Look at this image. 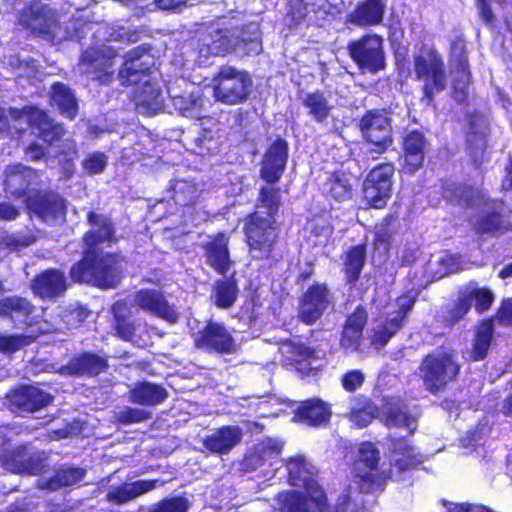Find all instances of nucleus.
Listing matches in <instances>:
<instances>
[{
  "label": "nucleus",
  "instance_id": "obj_47",
  "mask_svg": "<svg viewBox=\"0 0 512 512\" xmlns=\"http://www.w3.org/2000/svg\"><path fill=\"white\" fill-rule=\"evenodd\" d=\"M461 263V259L458 255L443 251L435 257L434 261H430L429 269L433 277L440 279L450 273L461 270Z\"/></svg>",
  "mask_w": 512,
  "mask_h": 512
},
{
  "label": "nucleus",
  "instance_id": "obj_8",
  "mask_svg": "<svg viewBox=\"0 0 512 512\" xmlns=\"http://www.w3.org/2000/svg\"><path fill=\"white\" fill-rule=\"evenodd\" d=\"M8 113L9 115H6L0 107V135L7 133L14 136L31 127L33 134L53 145L56 141H60L64 134L61 125L54 123L44 111L36 107L11 109Z\"/></svg>",
  "mask_w": 512,
  "mask_h": 512
},
{
  "label": "nucleus",
  "instance_id": "obj_13",
  "mask_svg": "<svg viewBox=\"0 0 512 512\" xmlns=\"http://www.w3.org/2000/svg\"><path fill=\"white\" fill-rule=\"evenodd\" d=\"M414 72L418 80L424 83V97L427 103L433 100L435 92L446 87V75L443 60L435 49L422 46L414 55Z\"/></svg>",
  "mask_w": 512,
  "mask_h": 512
},
{
  "label": "nucleus",
  "instance_id": "obj_22",
  "mask_svg": "<svg viewBox=\"0 0 512 512\" xmlns=\"http://www.w3.org/2000/svg\"><path fill=\"white\" fill-rule=\"evenodd\" d=\"M332 304V296L326 286L310 287L301 300L299 317L306 324L315 323Z\"/></svg>",
  "mask_w": 512,
  "mask_h": 512
},
{
  "label": "nucleus",
  "instance_id": "obj_14",
  "mask_svg": "<svg viewBox=\"0 0 512 512\" xmlns=\"http://www.w3.org/2000/svg\"><path fill=\"white\" fill-rule=\"evenodd\" d=\"M0 464L12 473L38 474L43 469V453L27 446L12 448L0 436Z\"/></svg>",
  "mask_w": 512,
  "mask_h": 512
},
{
  "label": "nucleus",
  "instance_id": "obj_49",
  "mask_svg": "<svg viewBox=\"0 0 512 512\" xmlns=\"http://www.w3.org/2000/svg\"><path fill=\"white\" fill-rule=\"evenodd\" d=\"M366 250L365 246L358 245L351 248L345 257V273L349 283H354L364 266Z\"/></svg>",
  "mask_w": 512,
  "mask_h": 512
},
{
  "label": "nucleus",
  "instance_id": "obj_37",
  "mask_svg": "<svg viewBox=\"0 0 512 512\" xmlns=\"http://www.w3.org/2000/svg\"><path fill=\"white\" fill-rule=\"evenodd\" d=\"M424 137L419 132L409 133L404 140L405 170L414 173L419 169L424 160Z\"/></svg>",
  "mask_w": 512,
  "mask_h": 512
},
{
  "label": "nucleus",
  "instance_id": "obj_52",
  "mask_svg": "<svg viewBox=\"0 0 512 512\" xmlns=\"http://www.w3.org/2000/svg\"><path fill=\"white\" fill-rule=\"evenodd\" d=\"M306 22L312 23V19L305 0H290L284 17L285 25L293 28Z\"/></svg>",
  "mask_w": 512,
  "mask_h": 512
},
{
  "label": "nucleus",
  "instance_id": "obj_23",
  "mask_svg": "<svg viewBox=\"0 0 512 512\" xmlns=\"http://www.w3.org/2000/svg\"><path fill=\"white\" fill-rule=\"evenodd\" d=\"M38 175L26 166L15 164L8 166L5 171L6 191L15 197L32 196L36 192Z\"/></svg>",
  "mask_w": 512,
  "mask_h": 512
},
{
  "label": "nucleus",
  "instance_id": "obj_17",
  "mask_svg": "<svg viewBox=\"0 0 512 512\" xmlns=\"http://www.w3.org/2000/svg\"><path fill=\"white\" fill-rule=\"evenodd\" d=\"M394 167L389 164H381L373 168L363 183L364 199L368 205L374 208H382L391 196L392 176Z\"/></svg>",
  "mask_w": 512,
  "mask_h": 512
},
{
  "label": "nucleus",
  "instance_id": "obj_33",
  "mask_svg": "<svg viewBox=\"0 0 512 512\" xmlns=\"http://www.w3.org/2000/svg\"><path fill=\"white\" fill-rule=\"evenodd\" d=\"M67 288L66 277L59 270H47L38 275L33 283L32 290L42 298H52L65 292Z\"/></svg>",
  "mask_w": 512,
  "mask_h": 512
},
{
  "label": "nucleus",
  "instance_id": "obj_15",
  "mask_svg": "<svg viewBox=\"0 0 512 512\" xmlns=\"http://www.w3.org/2000/svg\"><path fill=\"white\" fill-rule=\"evenodd\" d=\"M383 44V37L367 34L348 45L349 54L360 69L376 73L385 67Z\"/></svg>",
  "mask_w": 512,
  "mask_h": 512
},
{
  "label": "nucleus",
  "instance_id": "obj_35",
  "mask_svg": "<svg viewBox=\"0 0 512 512\" xmlns=\"http://www.w3.org/2000/svg\"><path fill=\"white\" fill-rule=\"evenodd\" d=\"M206 257L209 265L218 273L225 274L230 268L231 261L228 251V239L219 234L207 243Z\"/></svg>",
  "mask_w": 512,
  "mask_h": 512
},
{
  "label": "nucleus",
  "instance_id": "obj_31",
  "mask_svg": "<svg viewBox=\"0 0 512 512\" xmlns=\"http://www.w3.org/2000/svg\"><path fill=\"white\" fill-rule=\"evenodd\" d=\"M242 436L238 426H223L205 438L204 446L213 453L226 454L240 443Z\"/></svg>",
  "mask_w": 512,
  "mask_h": 512
},
{
  "label": "nucleus",
  "instance_id": "obj_20",
  "mask_svg": "<svg viewBox=\"0 0 512 512\" xmlns=\"http://www.w3.org/2000/svg\"><path fill=\"white\" fill-rule=\"evenodd\" d=\"M361 130L377 152L386 150L392 143L391 123L385 111L368 112L361 120Z\"/></svg>",
  "mask_w": 512,
  "mask_h": 512
},
{
  "label": "nucleus",
  "instance_id": "obj_16",
  "mask_svg": "<svg viewBox=\"0 0 512 512\" xmlns=\"http://www.w3.org/2000/svg\"><path fill=\"white\" fill-rule=\"evenodd\" d=\"M288 481L292 486L303 487L318 509H321L323 490L314 479V467L304 455L296 454L285 460Z\"/></svg>",
  "mask_w": 512,
  "mask_h": 512
},
{
  "label": "nucleus",
  "instance_id": "obj_21",
  "mask_svg": "<svg viewBox=\"0 0 512 512\" xmlns=\"http://www.w3.org/2000/svg\"><path fill=\"white\" fill-rule=\"evenodd\" d=\"M25 202L29 213L45 223L54 224L64 219L65 203L57 194L36 193Z\"/></svg>",
  "mask_w": 512,
  "mask_h": 512
},
{
  "label": "nucleus",
  "instance_id": "obj_3",
  "mask_svg": "<svg viewBox=\"0 0 512 512\" xmlns=\"http://www.w3.org/2000/svg\"><path fill=\"white\" fill-rule=\"evenodd\" d=\"M152 57L144 47L129 51L124 58L119 77L123 85H136L134 100L140 113L155 114L162 110L164 97L153 72Z\"/></svg>",
  "mask_w": 512,
  "mask_h": 512
},
{
  "label": "nucleus",
  "instance_id": "obj_28",
  "mask_svg": "<svg viewBox=\"0 0 512 512\" xmlns=\"http://www.w3.org/2000/svg\"><path fill=\"white\" fill-rule=\"evenodd\" d=\"M163 484L164 481L160 479L124 482L119 485L111 486L106 494V499L113 504H125Z\"/></svg>",
  "mask_w": 512,
  "mask_h": 512
},
{
  "label": "nucleus",
  "instance_id": "obj_45",
  "mask_svg": "<svg viewBox=\"0 0 512 512\" xmlns=\"http://www.w3.org/2000/svg\"><path fill=\"white\" fill-rule=\"evenodd\" d=\"M493 329L494 325L492 320L483 321L478 326L470 354L472 360L478 361L486 357L492 340Z\"/></svg>",
  "mask_w": 512,
  "mask_h": 512
},
{
  "label": "nucleus",
  "instance_id": "obj_41",
  "mask_svg": "<svg viewBox=\"0 0 512 512\" xmlns=\"http://www.w3.org/2000/svg\"><path fill=\"white\" fill-rule=\"evenodd\" d=\"M297 416L310 425L327 423L331 416L329 406L319 399L305 401L298 409Z\"/></svg>",
  "mask_w": 512,
  "mask_h": 512
},
{
  "label": "nucleus",
  "instance_id": "obj_51",
  "mask_svg": "<svg viewBox=\"0 0 512 512\" xmlns=\"http://www.w3.org/2000/svg\"><path fill=\"white\" fill-rule=\"evenodd\" d=\"M173 192L172 198L175 203L183 206L193 204L199 197L200 190L198 186L188 180H177L171 185Z\"/></svg>",
  "mask_w": 512,
  "mask_h": 512
},
{
  "label": "nucleus",
  "instance_id": "obj_6",
  "mask_svg": "<svg viewBox=\"0 0 512 512\" xmlns=\"http://www.w3.org/2000/svg\"><path fill=\"white\" fill-rule=\"evenodd\" d=\"M443 196L452 204L480 208V214L473 220V225L478 232L502 233L508 229L509 224L505 223L500 215L503 210V204L487 199L481 191L471 187L451 184L444 188Z\"/></svg>",
  "mask_w": 512,
  "mask_h": 512
},
{
  "label": "nucleus",
  "instance_id": "obj_57",
  "mask_svg": "<svg viewBox=\"0 0 512 512\" xmlns=\"http://www.w3.org/2000/svg\"><path fill=\"white\" fill-rule=\"evenodd\" d=\"M35 233L27 229L23 232L8 234L3 238V244L11 250H20L36 241Z\"/></svg>",
  "mask_w": 512,
  "mask_h": 512
},
{
  "label": "nucleus",
  "instance_id": "obj_29",
  "mask_svg": "<svg viewBox=\"0 0 512 512\" xmlns=\"http://www.w3.org/2000/svg\"><path fill=\"white\" fill-rule=\"evenodd\" d=\"M288 157L287 143L277 139L267 150L261 169V175L268 183H276L285 168Z\"/></svg>",
  "mask_w": 512,
  "mask_h": 512
},
{
  "label": "nucleus",
  "instance_id": "obj_62",
  "mask_svg": "<svg viewBox=\"0 0 512 512\" xmlns=\"http://www.w3.org/2000/svg\"><path fill=\"white\" fill-rule=\"evenodd\" d=\"M364 374L360 370H351L342 376L341 383L346 391L352 392L361 387Z\"/></svg>",
  "mask_w": 512,
  "mask_h": 512
},
{
  "label": "nucleus",
  "instance_id": "obj_1",
  "mask_svg": "<svg viewBox=\"0 0 512 512\" xmlns=\"http://www.w3.org/2000/svg\"><path fill=\"white\" fill-rule=\"evenodd\" d=\"M379 460V451L374 444H360L352 474L354 482L363 492L382 487L388 479L403 480L402 474L422 463L423 456L416 452L405 438H400L392 440L391 469L388 472L379 466Z\"/></svg>",
  "mask_w": 512,
  "mask_h": 512
},
{
  "label": "nucleus",
  "instance_id": "obj_42",
  "mask_svg": "<svg viewBox=\"0 0 512 512\" xmlns=\"http://www.w3.org/2000/svg\"><path fill=\"white\" fill-rule=\"evenodd\" d=\"M50 99L52 106H56L65 117L73 119L76 116L78 105L74 94L66 85L54 84L51 88Z\"/></svg>",
  "mask_w": 512,
  "mask_h": 512
},
{
  "label": "nucleus",
  "instance_id": "obj_2",
  "mask_svg": "<svg viewBox=\"0 0 512 512\" xmlns=\"http://www.w3.org/2000/svg\"><path fill=\"white\" fill-rule=\"evenodd\" d=\"M89 222L92 230L84 237L87 246L85 257L71 268L74 281L88 283L101 288H113L119 282L121 261L118 256L106 254L95 256L93 247L98 243L114 240V229L108 218L91 212Z\"/></svg>",
  "mask_w": 512,
  "mask_h": 512
},
{
  "label": "nucleus",
  "instance_id": "obj_64",
  "mask_svg": "<svg viewBox=\"0 0 512 512\" xmlns=\"http://www.w3.org/2000/svg\"><path fill=\"white\" fill-rule=\"evenodd\" d=\"M149 417V413L139 408H127L120 414V420L124 423H137Z\"/></svg>",
  "mask_w": 512,
  "mask_h": 512
},
{
  "label": "nucleus",
  "instance_id": "obj_60",
  "mask_svg": "<svg viewBox=\"0 0 512 512\" xmlns=\"http://www.w3.org/2000/svg\"><path fill=\"white\" fill-rule=\"evenodd\" d=\"M466 294H468V293L464 286L459 290L455 305L450 311V320L451 321H453V322L459 321L470 310V308L472 306V302L470 300L469 295H466Z\"/></svg>",
  "mask_w": 512,
  "mask_h": 512
},
{
  "label": "nucleus",
  "instance_id": "obj_34",
  "mask_svg": "<svg viewBox=\"0 0 512 512\" xmlns=\"http://www.w3.org/2000/svg\"><path fill=\"white\" fill-rule=\"evenodd\" d=\"M32 309L31 304L24 298L6 297L0 300V316L10 317L16 327L33 324Z\"/></svg>",
  "mask_w": 512,
  "mask_h": 512
},
{
  "label": "nucleus",
  "instance_id": "obj_61",
  "mask_svg": "<svg viewBox=\"0 0 512 512\" xmlns=\"http://www.w3.org/2000/svg\"><path fill=\"white\" fill-rule=\"evenodd\" d=\"M188 502L183 497L165 499L154 505L149 512H186Z\"/></svg>",
  "mask_w": 512,
  "mask_h": 512
},
{
  "label": "nucleus",
  "instance_id": "obj_46",
  "mask_svg": "<svg viewBox=\"0 0 512 512\" xmlns=\"http://www.w3.org/2000/svg\"><path fill=\"white\" fill-rule=\"evenodd\" d=\"M105 367L106 362L103 358L94 354H83L73 359L67 369L72 374L96 375Z\"/></svg>",
  "mask_w": 512,
  "mask_h": 512
},
{
  "label": "nucleus",
  "instance_id": "obj_39",
  "mask_svg": "<svg viewBox=\"0 0 512 512\" xmlns=\"http://www.w3.org/2000/svg\"><path fill=\"white\" fill-rule=\"evenodd\" d=\"M302 103L309 115L318 123L325 122L334 108L329 95L318 91L306 94Z\"/></svg>",
  "mask_w": 512,
  "mask_h": 512
},
{
  "label": "nucleus",
  "instance_id": "obj_10",
  "mask_svg": "<svg viewBox=\"0 0 512 512\" xmlns=\"http://www.w3.org/2000/svg\"><path fill=\"white\" fill-rule=\"evenodd\" d=\"M459 370L456 354L448 348H440L429 354L420 367L424 384L432 393L442 390L453 381Z\"/></svg>",
  "mask_w": 512,
  "mask_h": 512
},
{
  "label": "nucleus",
  "instance_id": "obj_32",
  "mask_svg": "<svg viewBox=\"0 0 512 512\" xmlns=\"http://www.w3.org/2000/svg\"><path fill=\"white\" fill-rule=\"evenodd\" d=\"M321 509H318L312 498L305 492L288 491L280 493L276 498V506L281 512H324L326 498L321 500Z\"/></svg>",
  "mask_w": 512,
  "mask_h": 512
},
{
  "label": "nucleus",
  "instance_id": "obj_55",
  "mask_svg": "<svg viewBox=\"0 0 512 512\" xmlns=\"http://www.w3.org/2000/svg\"><path fill=\"white\" fill-rule=\"evenodd\" d=\"M467 295L470 300L474 303L475 309L478 312H483L490 308L494 301V295L492 291L486 287H479L477 283L470 282L465 286Z\"/></svg>",
  "mask_w": 512,
  "mask_h": 512
},
{
  "label": "nucleus",
  "instance_id": "obj_54",
  "mask_svg": "<svg viewBox=\"0 0 512 512\" xmlns=\"http://www.w3.org/2000/svg\"><path fill=\"white\" fill-rule=\"evenodd\" d=\"M237 298V286L232 280L218 281L214 288L215 305L220 308H229Z\"/></svg>",
  "mask_w": 512,
  "mask_h": 512
},
{
  "label": "nucleus",
  "instance_id": "obj_7",
  "mask_svg": "<svg viewBox=\"0 0 512 512\" xmlns=\"http://www.w3.org/2000/svg\"><path fill=\"white\" fill-rule=\"evenodd\" d=\"M23 9L18 18L19 24L44 39L58 44L72 38H82L84 31L76 27L77 21L73 22V29L62 27L56 18L52 8L38 2L25 1Z\"/></svg>",
  "mask_w": 512,
  "mask_h": 512
},
{
  "label": "nucleus",
  "instance_id": "obj_24",
  "mask_svg": "<svg viewBox=\"0 0 512 512\" xmlns=\"http://www.w3.org/2000/svg\"><path fill=\"white\" fill-rule=\"evenodd\" d=\"M8 401L19 413H32L49 405L52 397L36 386H22L8 395Z\"/></svg>",
  "mask_w": 512,
  "mask_h": 512
},
{
  "label": "nucleus",
  "instance_id": "obj_56",
  "mask_svg": "<svg viewBox=\"0 0 512 512\" xmlns=\"http://www.w3.org/2000/svg\"><path fill=\"white\" fill-rule=\"evenodd\" d=\"M32 335H4L0 334V352L12 354L32 343Z\"/></svg>",
  "mask_w": 512,
  "mask_h": 512
},
{
  "label": "nucleus",
  "instance_id": "obj_44",
  "mask_svg": "<svg viewBox=\"0 0 512 512\" xmlns=\"http://www.w3.org/2000/svg\"><path fill=\"white\" fill-rule=\"evenodd\" d=\"M279 352L286 366H293L314 358V350L293 340H285L280 343Z\"/></svg>",
  "mask_w": 512,
  "mask_h": 512
},
{
  "label": "nucleus",
  "instance_id": "obj_59",
  "mask_svg": "<svg viewBox=\"0 0 512 512\" xmlns=\"http://www.w3.org/2000/svg\"><path fill=\"white\" fill-rule=\"evenodd\" d=\"M107 156L102 152H93L86 156L82 162V167L88 174H99L107 166Z\"/></svg>",
  "mask_w": 512,
  "mask_h": 512
},
{
  "label": "nucleus",
  "instance_id": "obj_50",
  "mask_svg": "<svg viewBox=\"0 0 512 512\" xmlns=\"http://www.w3.org/2000/svg\"><path fill=\"white\" fill-rule=\"evenodd\" d=\"M282 450V444L273 439H267L266 441H263L261 444L258 445V448L256 450V454H249L245 458V465L247 467L257 468L260 466L261 461H266L269 459H272L273 456H277L281 453Z\"/></svg>",
  "mask_w": 512,
  "mask_h": 512
},
{
  "label": "nucleus",
  "instance_id": "obj_27",
  "mask_svg": "<svg viewBox=\"0 0 512 512\" xmlns=\"http://www.w3.org/2000/svg\"><path fill=\"white\" fill-rule=\"evenodd\" d=\"M465 40L461 36H457L451 44L452 63L457 70V77L454 78V98L458 102H463L468 96L467 88L470 80V72L466 59Z\"/></svg>",
  "mask_w": 512,
  "mask_h": 512
},
{
  "label": "nucleus",
  "instance_id": "obj_58",
  "mask_svg": "<svg viewBox=\"0 0 512 512\" xmlns=\"http://www.w3.org/2000/svg\"><path fill=\"white\" fill-rule=\"evenodd\" d=\"M60 154L63 155V171L66 177H70L74 171L73 159L77 154L76 143L72 139H65L60 145Z\"/></svg>",
  "mask_w": 512,
  "mask_h": 512
},
{
  "label": "nucleus",
  "instance_id": "obj_26",
  "mask_svg": "<svg viewBox=\"0 0 512 512\" xmlns=\"http://www.w3.org/2000/svg\"><path fill=\"white\" fill-rule=\"evenodd\" d=\"M196 346L206 351L232 353L235 342L228 330L219 323L210 322L196 339Z\"/></svg>",
  "mask_w": 512,
  "mask_h": 512
},
{
  "label": "nucleus",
  "instance_id": "obj_63",
  "mask_svg": "<svg viewBox=\"0 0 512 512\" xmlns=\"http://www.w3.org/2000/svg\"><path fill=\"white\" fill-rule=\"evenodd\" d=\"M447 512H495L487 506L468 503H444Z\"/></svg>",
  "mask_w": 512,
  "mask_h": 512
},
{
  "label": "nucleus",
  "instance_id": "obj_12",
  "mask_svg": "<svg viewBox=\"0 0 512 512\" xmlns=\"http://www.w3.org/2000/svg\"><path fill=\"white\" fill-rule=\"evenodd\" d=\"M416 298L417 293L410 290L384 307L383 314L372 323L373 344L384 346L389 341L400 329L404 318L414 306Z\"/></svg>",
  "mask_w": 512,
  "mask_h": 512
},
{
  "label": "nucleus",
  "instance_id": "obj_11",
  "mask_svg": "<svg viewBox=\"0 0 512 512\" xmlns=\"http://www.w3.org/2000/svg\"><path fill=\"white\" fill-rule=\"evenodd\" d=\"M253 82L250 75L233 66H222L213 78V95L225 105H237L247 100Z\"/></svg>",
  "mask_w": 512,
  "mask_h": 512
},
{
  "label": "nucleus",
  "instance_id": "obj_36",
  "mask_svg": "<svg viewBox=\"0 0 512 512\" xmlns=\"http://www.w3.org/2000/svg\"><path fill=\"white\" fill-rule=\"evenodd\" d=\"M367 322V313L364 308L357 307L351 314L343 329L341 345L345 350L354 351L358 348L362 330Z\"/></svg>",
  "mask_w": 512,
  "mask_h": 512
},
{
  "label": "nucleus",
  "instance_id": "obj_38",
  "mask_svg": "<svg viewBox=\"0 0 512 512\" xmlns=\"http://www.w3.org/2000/svg\"><path fill=\"white\" fill-rule=\"evenodd\" d=\"M166 398L167 391L162 386L150 382L136 384L129 395L131 402L146 406L161 404Z\"/></svg>",
  "mask_w": 512,
  "mask_h": 512
},
{
  "label": "nucleus",
  "instance_id": "obj_40",
  "mask_svg": "<svg viewBox=\"0 0 512 512\" xmlns=\"http://www.w3.org/2000/svg\"><path fill=\"white\" fill-rule=\"evenodd\" d=\"M112 311L115 318V328L117 335L125 340L131 341L135 344H139L135 335V326L132 322L129 321L131 316L130 307L125 301H117L113 307Z\"/></svg>",
  "mask_w": 512,
  "mask_h": 512
},
{
  "label": "nucleus",
  "instance_id": "obj_4",
  "mask_svg": "<svg viewBox=\"0 0 512 512\" xmlns=\"http://www.w3.org/2000/svg\"><path fill=\"white\" fill-rule=\"evenodd\" d=\"M258 210L249 217L246 224V238L250 254L253 258H268L277 240L275 214L281 200L278 190L263 188L260 192Z\"/></svg>",
  "mask_w": 512,
  "mask_h": 512
},
{
  "label": "nucleus",
  "instance_id": "obj_9",
  "mask_svg": "<svg viewBox=\"0 0 512 512\" xmlns=\"http://www.w3.org/2000/svg\"><path fill=\"white\" fill-rule=\"evenodd\" d=\"M376 416H380L388 427H406L409 433L415 430V417L407 414L406 407L398 398L386 399L381 412L365 397L351 401L349 419L355 426L366 427Z\"/></svg>",
  "mask_w": 512,
  "mask_h": 512
},
{
  "label": "nucleus",
  "instance_id": "obj_43",
  "mask_svg": "<svg viewBox=\"0 0 512 512\" xmlns=\"http://www.w3.org/2000/svg\"><path fill=\"white\" fill-rule=\"evenodd\" d=\"M352 175L345 173L333 174L324 185L325 193L329 194L334 200L343 202L351 199L353 194Z\"/></svg>",
  "mask_w": 512,
  "mask_h": 512
},
{
  "label": "nucleus",
  "instance_id": "obj_53",
  "mask_svg": "<svg viewBox=\"0 0 512 512\" xmlns=\"http://www.w3.org/2000/svg\"><path fill=\"white\" fill-rule=\"evenodd\" d=\"M85 470L77 467H67L56 472L55 476L47 483L46 488L54 490L62 486H72L83 480Z\"/></svg>",
  "mask_w": 512,
  "mask_h": 512
},
{
  "label": "nucleus",
  "instance_id": "obj_48",
  "mask_svg": "<svg viewBox=\"0 0 512 512\" xmlns=\"http://www.w3.org/2000/svg\"><path fill=\"white\" fill-rule=\"evenodd\" d=\"M312 23H318L327 16H335L340 13V0H305Z\"/></svg>",
  "mask_w": 512,
  "mask_h": 512
},
{
  "label": "nucleus",
  "instance_id": "obj_19",
  "mask_svg": "<svg viewBox=\"0 0 512 512\" xmlns=\"http://www.w3.org/2000/svg\"><path fill=\"white\" fill-rule=\"evenodd\" d=\"M115 60L116 53L110 46H103L101 49L91 48L82 54L79 69L92 79L106 83L113 74Z\"/></svg>",
  "mask_w": 512,
  "mask_h": 512
},
{
  "label": "nucleus",
  "instance_id": "obj_30",
  "mask_svg": "<svg viewBox=\"0 0 512 512\" xmlns=\"http://www.w3.org/2000/svg\"><path fill=\"white\" fill-rule=\"evenodd\" d=\"M385 11V0H364L347 15V22L361 28L377 26L382 23Z\"/></svg>",
  "mask_w": 512,
  "mask_h": 512
},
{
  "label": "nucleus",
  "instance_id": "obj_5",
  "mask_svg": "<svg viewBox=\"0 0 512 512\" xmlns=\"http://www.w3.org/2000/svg\"><path fill=\"white\" fill-rule=\"evenodd\" d=\"M261 49L258 27L254 24L249 26V32L213 29L200 40L198 62L205 65L211 56L224 55L229 52L251 55L258 54Z\"/></svg>",
  "mask_w": 512,
  "mask_h": 512
},
{
  "label": "nucleus",
  "instance_id": "obj_18",
  "mask_svg": "<svg viewBox=\"0 0 512 512\" xmlns=\"http://www.w3.org/2000/svg\"><path fill=\"white\" fill-rule=\"evenodd\" d=\"M182 82L187 86L183 92H180L177 87L168 89L171 103L182 116L200 119L207 112L209 100L204 97L200 87L188 85L184 80Z\"/></svg>",
  "mask_w": 512,
  "mask_h": 512
},
{
  "label": "nucleus",
  "instance_id": "obj_25",
  "mask_svg": "<svg viewBox=\"0 0 512 512\" xmlns=\"http://www.w3.org/2000/svg\"><path fill=\"white\" fill-rule=\"evenodd\" d=\"M134 303L142 310L169 323H175L178 313L169 305L163 294L155 289H141L134 297Z\"/></svg>",
  "mask_w": 512,
  "mask_h": 512
}]
</instances>
